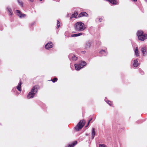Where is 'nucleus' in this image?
Here are the masks:
<instances>
[{
    "instance_id": "1",
    "label": "nucleus",
    "mask_w": 147,
    "mask_h": 147,
    "mask_svg": "<svg viewBox=\"0 0 147 147\" xmlns=\"http://www.w3.org/2000/svg\"><path fill=\"white\" fill-rule=\"evenodd\" d=\"M86 28V27L84 24L81 22H78L74 25V29L76 31H82Z\"/></svg>"
},
{
    "instance_id": "2",
    "label": "nucleus",
    "mask_w": 147,
    "mask_h": 147,
    "mask_svg": "<svg viewBox=\"0 0 147 147\" xmlns=\"http://www.w3.org/2000/svg\"><path fill=\"white\" fill-rule=\"evenodd\" d=\"M137 35L138 39L141 41H144L147 38V35L144 34V32L142 30H138L137 32Z\"/></svg>"
},
{
    "instance_id": "3",
    "label": "nucleus",
    "mask_w": 147,
    "mask_h": 147,
    "mask_svg": "<svg viewBox=\"0 0 147 147\" xmlns=\"http://www.w3.org/2000/svg\"><path fill=\"white\" fill-rule=\"evenodd\" d=\"M37 87L35 86L33 87L30 92L27 95V98L28 99L32 98L34 97L35 94L37 91Z\"/></svg>"
},
{
    "instance_id": "4",
    "label": "nucleus",
    "mask_w": 147,
    "mask_h": 147,
    "mask_svg": "<svg viewBox=\"0 0 147 147\" xmlns=\"http://www.w3.org/2000/svg\"><path fill=\"white\" fill-rule=\"evenodd\" d=\"M85 124L84 120H81L78 123L76 126L74 127L75 130L76 131H78L81 130Z\"/></svg>"
},
{
    "instance_id": "5",
    "label": "nucleus",
    "mask_w": 147,
    "mask_h": 147,
    "mask_svg": "<svg viewBox=\"0 0 147 147\" xmlns=\"http://www.w3.org/2000/svg\"><path fill=\"white\" fill-rule=\"evenodd\" d=\"M86 63L85 61H83L79 64H75V69L76 70H80L86 65Z\"/></svg>"
},
{
    "instance_id": "6",
    "label": "nucleus",
    "mask_w": 147,
    "mask_h": 147,
    "mask_svg": "<svg viewBox=\"0 0 147 147\" xmlns=\"http://www.w3.org/2000/svg\"><path fill=\"white\" fill-rule=\"evenodd\" d=\"M68 57L70 60H72L73 61H76L78 59L77 57L75 55L72 54H69L68 56Z\"/></svg>"
},
{
    "instance_id": "7",
    "label": "nucleus",
    "mask_w": 147,
    "mask_h": 147,
    "mask_svg": "<svg viewBox=\"0 0 147 147\" xmlns=\"http://www.w3.org/2000/svg\"><path fill=\"white\" fill-rule=\"evenodd\" d=\"M92 44V42L90 41H88L85 44V48L86 49H90Z\"/></svg>"
},
{
    "instance_id": "8",
    "label": "nucleus",
    "mask_w": 147,
    "mask_h": 147,
    "mask_svg": "<svg viewBox=\"0 0 147 147\" xmlns=\"http://www.w3.org/2000/svg\"><path fill=\"white\" fill-rule=\"evenodd\" d=\"M16 11L18 15L20 18L24 17L26 16L25 14L22 13L19 10H17Z\"/></svg>"
},
{
    "instance_id": "9",
    "label": "nucleus",
    "mask_w": 147,
    "mask_h": 147,
    "mask_svg": "<svg viewBox=\"0 0 147 147\" xmlns=\"http://www.w3.org/2000/svg\"><path fill=\"white\" fill-rule=\"evenodd\" d=\"M53 47V44L52 42L50 43L48 42L45 45V47L47 49H49L50 48H51Z\"/></svg>"
},
{
    "instance_id": "10",
    "label": "nucleus",
    "mask_w": 147,
    "mask_h": 147,
    "mask_svg": "<svg viewBox=\"0 0 147 147\" xmlns=\"http://www.w3.org/2000/svg\"><path fill=\"white\" fill-rule=\"evenodd\" d=\"M7 9L8 11V14L10 16H12L13 14V12L12 9L9 7H8L7 8Z\"/></svg>"
},
{
    "instance_id": "11",
    "label": "nucleus",
    "mask_w": 147,
    "mask_h": 147,
    "mask_svg": "<svg viewBox=\"0 0 147 147\" xmlns=\"http://www.w3.org/2000/svg\"><path fill=\"white\" fill-rule=\"evenodd\" d=\"M88 16V14L86 12H81L80 13L79 15V17H81L82 16Z\"/></svg>"
},
{
    "instance_id": "12",
    "label": "nucleus",
    "mask_w": 147,
    "mask_h": 147,
    "mask_svg": "<svg viewBox=\"0 0 147 147\" xmlns=\"http://www.w3.org/2000/svg\"><path fill=\"white\" fill-rule=\"evenodd\" d=\"M22 84V83L21 81H20L17 86V88L19 91H21L22 90L21 89V85Z\"/></svg>"
},
{
    "instance_id": "13",
    "label": "nucleus",
    "mask_w": 147,
    "mask_h": 147,
    "mask_svg": "<svg viewBox=\"0 0 147 147\" xmlns=\"http://www.w3.org/2000/svg\"><path fill=\"white\" fill-rule=\"evenodd\" d=\"M139 64L138 63V61L137 60L135 59L134 60V63L133 64V65L134 67H136L138 66V65H139Z\"/></svg>"
},
{
    "instance_id": "14",
    "label": "nucleus",
    "mask_w": 147,
    "mask_h": 147,
    "mask_svg": "<svg viewBox=\"0 0 147 147\" xmlns=\"http://www.w3.org/2000/svg\"><path fill=\"white\" fill-rule=\"evenodd\" d=\"M77 143V141H75L74 143L72 144H69L67 147H73L75 145H76Z\"/></svg>"
},
{
    "instance_id": "15",
    "label": "nucleus",
    "mask_w": 147,
    "mask_h": 147,
    "mask_svg": "<svg viewBox=\"0 0 147 147\" xmlns=\"http://www.w3.org/2000/svg\"><path fill=\"white\" fill-rule=\"evenodd\" d=\"M78 13L77 12H75L74 13L72 14L71 17L70 18V19L73 18H76V16L78 15Z\"/></svg>"
},
{
    "instance_id": "16",
    "label": "nucleus",
    "mask_w": 147,
    "mask_h": 147,
    "mask_svg": "<svg viewBox=\"0 0 147 147\" xmlns=\"http://www.w3.org/2000/svg\"><path fill=\"white\" fill-rule=\"evenodd\" d=\"M146 48L145 47L142 48L141 49V51L142 52L143 55H144L146 54Z\"/></svg>"
},
{
    "instance_id": "17",
    "label": "nucleus",
    "mask_w": 147,
    "mask_h": 147,
    "mask_svg": "<svg viewBox=\"0 0 147 147\" xmlns=\"http://www.w3.org/2000/svg\"><path fill=\"white\" fill-rule=\"evenodd\" d=\"M82 33H80L78 34H74L71 35V37H77L82 35Z\"/></svg>"
},
{
    "instance_id": "18",
    "label": "nucleus",
    "mask_w": 147,
    "mask_h": 147,
    "mask_svg": "<svg viewBox=\"0 0 147 147\" xmlns=\"http://www.w3.org/2000/svg\"><path fill=\"white\" fill-rule=\"evenodd\" d=\"M95 129L94 128H92V139H93L95 135Z\"/></svg>"
},
{
    "instance_id": "19",
    "label": "nucleus",
    "mask_w": 147,
    "mask_h": 147,
    "mask_svg": "<svg viewBox=\"0 0 147 147\" xmlns=\"http://www.w3.org/2000/svg\"><path fill=\"white\" fill-rule=\"evenodd\" d=\"M18 2L22 7H23V3L22 1L20 0H17Z\"/></svg>"
},
{
    "instance_id": "20",
    "label": "nucleus",
    "mask_w": 147,
    "mask_h": 147,
    "mask_svg": "<svg viewBox=\"0 0 147 147\" xmlns=\"http://www.w3.org/2000/svg\"><path fill=\"white\" fill-rule=\"evenodd\" d=\"M135 55L137 56H138L139 55V53H138V51L137 47L136 48V49L135 50Z\"/></svg>"
},
{
    "instance_id": "21",
    "label": "nucleus",
    "mask_w": 147,
    "mask_h": 147,
    "mask_svg": "<svg viewBox=\"0 0 147 147\" xmlns=\"http://www.w3.org/2000/svg\"><path fill=\"white\" fill-rule=\"evenodd\" d=\"M100 53L102 54H103L104 55H105V54L106 53V51H105V50H102L100 52Z\"/></svg>"
},
{
    "instance_id": "22",
    "label": "nucleus",
    "mask_w": 147,
    "mask_h": 147,
    "mask_svg": "<svg viewBox=\"0 0 147 147\" xmlns=\"http://www.w3.org/2000/svg\"><path fill=\"white\" fill-rule=\"evenodd\" d=\"M57 26L58 27L57 28H59L60 26V23L58 20H57Z\"/></svg>"
},
{
    "instance_id": "23",
    "label": "nucleus",
    "mask_w": 147,
    "mask_h": 147,
    "mask_svg": "<svg viewBox=\"0 0 147 147\" xmlns=\"http://www.w3.org/2000/svg\"><path fill=\"white\" fill-rule=\"evenodd\" d=\"M57 78H55L53 80H51V81H52L54 83L55 82L57 81Z\"/></svg>"
},
{
    "instance_id": "24",
    "label": "nucleus",
    "mask_w": 147,
    "mask_h": 147,
    "mask_svg": "<svg viewBox=\"0 0 147 147\" xmlns=\"http://www.w3.org/2000/svg\"><path fill=\"white\" fill-rule=\"evenodd\" d=\"M99 147H105V146L104 144H100Z\"/></svg>"
},
{
    "instance_id": "25",
    "label": "nucleus",
    "mask_w": 147,
    "mask_h": 147,
    "mask_svg": "<svg viewBox=\"0 0 147 147\" xmlns=\"http://www.w3.org/2000/svg\"><path fill=\"white\" fill-rule=\"evenodd\" d=\"M107 103L110 106H111V105H112V102L111 101H108V102H107Z\"/></svg>"
},
{
    "instance_id": "26",
    "label": "nucleus",
    "mask_w": 147,
    "mask_h": 147,
    "mask_svg": "<svg viewBox=\"0 0 147 147\" xmlns=\"http://www.w3.org/2000/svg\"><path fill=\"white\" fill-rule=\"evenodd\" d=\"M92 119H91L88 122V125H89V123H90V122L92 120Z\"/></svg>"
},
{
    "instance_id": "27",
    "label": "nucleus",
    "mask_w": 147,
    "mask_h": 147,
    "mask_svg": "<svg viewBox=\"0 0 147 147\" xmlns=\"http://www.w3.org/2000/svg\"><path fill=\"white\" fill-rule=\"evenodd\" d=\"M102 19L101 18H99V21L100 22H101L102 21Z\"/></svg>"
},
{
    "instance_id": "28",
    "label": "nucleus",
    "mask_w": 147,
    "mask_h": 147,
    "mask_svg": "<svg viewBox=\"0 0 147 147\" xmlns=\"http://www.w3.org/2000/svg\"><path fill=\"white\" fill-rule=\"evenodd\" d=\"M31 2H32L34 0H29Z\"/></svg>"
},
{
    "instance_id": "29",
    "label": "nucleus",
    "mask_w": 147,
    "mask_h": 147,
    "mask_svg": "<svg viewBox=\"0 0 147 147\" xmlns=\"http://www.w3.org/2000/svg\"><path fill=\"white\" fill-rule=\"evenodd\" d=\"M0 30H2V29H1V28H0Z\"/></svg>"
},
{
    "instance_id": "30",
    "label": "nucleus",
    "mask_w": 147,
    "mask_h": 147,
    "mask_svg": "<svg viewBox=\"0 0 147 147\" xmlns=\"http://www.w3.org/2000/svg\"><path fill=\"white\" fill-rule=\"evenodd\" d=\"M39 0L41 1L42 0Z\"/></svg>"
}]
</instances>
